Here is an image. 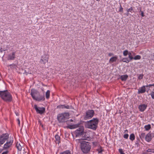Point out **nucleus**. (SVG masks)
<instances>
[{
  "label": "nucleus",
  "instance_id": "obj_1",
  "mask_svg": "<svg viewBox=\"0 0 154 154\" xmlns=\"http://www.w3.org/2000/svg\"><path fill=\"white\" fill-rule=\"evenodd\" d=\"M78 142L81 143V148L82 151L85 153H88L91 148L90 143L88 142L80 139H78Z\"/></svg>",
  "mask_w": 154,
  "mask_h": 154
},
{
  "label": "nucleus",
  "instance_id": "obj_2",
  "mask_svg": "<svg viewBox=\"0 0 154 154\" xmlns=\"http://www.w3.org/2000/svg\"><path fill=\"white\" fill-rule=\"evenodd\" d=\"M98 122V119L94 118L93 119L88 121L85 125V126L87 128L95 130L97 127Z\"/></svg>",
  "mask_w": 154,
  "mask_h": 154
},
{
  "label": "nucleus",
  "instance_id": "obj_3",
  "mask_svg": "<svg viewBox=\"0 0 154 154\" xmlns=\"http://www.w3.org/2000/svg\"><path fill=\"white\" fill-rule=\"evenodd\" d=\"M30 94L32 98L36 101H40L45 99L44 96L41 95L40 93L35 89H32L31 90Z\"/></svg>",
  "mask_w": 154,
  "mask_h": 154
},
{
  "label": "nucleus",
  "instance_id": "obj_4",
  "mask_svg": "<svg viewBox=\"0 0 154 154\" xmlns=\"http://www.w3.org/2000/svg\"><path fill=\"white\" fill-rule=\"evenodd\" d=\"M80 125V124L79 123H78L75 125H73L71 126V129L79 127V128L76 130L75 131V134L76 135V137L83 136L85 133V132L84 131V128L83 126H81L79 127Z\"/></svg>",
  "mask_w": 154,
  "mask_h": 154
},
{
  "label": "nucleus",
  "instance_id": "obj_5",
  "mask_svg": "<svg viewBox=\"0 0 154 154\" xmlns=\"http://www.w3.org/2000/svg\"><path fill=\"white\" fill-rule=\"evenodd\" d=\"M0 96L6 102H10L12 97L10 94L7 91H0Z\"/></svg>",
  "mask_w": 154,
  "mask_h": 154
},
{
  "label": "nucleus",
  "instance_id": "obj_6",
  "mask_svg": "<svg viewBox=\"0 0 154 154\" xmlns=\"http://www.w3.org/2000/svg\"><path fill=\"white\" fill-rule=\"evenodd\" d=\"M69 114L67 113H62L58 114L57 116V120L60 123L65 122L68 119Z\"/></svg>",
  "mask_w": 154,
  "mask_h": 154
},
{
  "label": "nucleus",
  "instance_id": "obj_7",
  "mask_svg": "<svg viewBox=\"0 0 154 154\" xmlns=\"http://www.w3.org/2000/svg\"><path fill=\"white\" fill-rule=\"evenodd\" d=\"M94 111L93 110H88L86 112V114L84 117L85 120L91 119L94 114Z\"/></svg>",
  "mask_w": 154,
  "mask_h": 154
},
{
  "label": "nucleus",
  "instance_id": "obj_8",
  "mask_svg": "<svg viewBox=\"0 0 154 154\" xmlns=\"http://www.w3.org/2000/svg\"><path fill=\"white\" fill-rule=\"evenodd\" d=\"M13 142V137H10L9 139L7 140L6 143L5 144L3 147V149H7L10 147Z\"/></svg>",
  "mask_w": 154,
  "mask_h": 154
},
{
  "label": "nucleus",
  "instance_id": "obj_9",
  "mask_svg": "<svg viewBox=\"0 0 154 154\" xmlns=\"http://www.w3.org/2000/svg\"><path fill=\"white\" fill-rule=\"evenodd\" d=\"M9 138V135L8 133L3 134L0 136V146L5 142Z\"/></svg>",
  "mask_w": 154,
  "mask_h": 154
},
{
  "label": "nucleus",
  "instance_id": "obj_10",
  "mask_svg": "<svg viewBox=\"0 0 154 154\" xmlns=\"http://www.w3.org/2000/svg\"><path fill=\"white\" fill-rule=\"evenodd\" d=\"M49 56L48 54H45L42 56L40 62L42 64H45L48 61Z\"/></svg>",
  "mask_w": 154,
  "mask_h": 154
},
{
  "label": "nucleus",
  "instance_id": "obj_11",
  "mask_svg": "<svg viewBox=\"0 0 154 154\" xmlns=\"http://www.w3.org/2000/svg\"><path fill=\"white\" fill-rule=\"evenodd\" d=\"M37 113L42 115L45 112V108L40 106H34Z\"/></svg>",
  "mask_w": 154,
  "mask_h": 154
},
{
  "label": "nucleus",
  "instance_id": "obj_12",
  "mask_svg": "<svg viewBox=\"0 0 154 154\" xmlns=\"http://www.w3.org/2000/svg\"><path fill=\"white\" fill-rule=\"evenodd\" d=\"M154 134L151 132H149L146 136L145 137V140L147 142H149L151 140L152 138L154 137Z\"/></svg>",
  "mask_w": 154,
  "mask_h": 154
},
{
  "label": "nucleus",
  "instance_id": "obj_13",
  "mask_svg": "<svg viewBox=\"0 0 154 154\" xmlns=\"http://www.w3.org/2000/svg\"><path fill=\"white\" fill-rule=\"evenodd\" d=\"M15 52H13L11 54H9L8 56L7 60H14L15 58Z\"/></svg>",
  "mask_w": 154,
  "mask_h": 154
},
{
  "label": "nucleus",
  "instance_id": "obj_14",
  "mask_svg": "<svg viewBox=\"0 0 154 154\" xmlns=\"http://www.w3.org/2000/svg\"><path fill=\"white\" fill-rule=\"evenodd\" d=\"M145 86H143L138 91V93H144L146 91Z\"/></svg>",
  "mask_w": 154,
  "mask_h": 154
},
{
  "label": "nucleus",
  "instance_id": "obj_15",
  "mask_svg": "<svg viewBox=\"0 0 154 154\" xmlns=\"http://www.w3.org/2000/svg\"><path fill=\"white\" fill-rule=\"evenodd\" d=\"M55 142L56 143L59 144L60 143V136L57 134H56L55 136Z\"/></svg>",
  "mask_w": 154,
  "mask_h": 154
},
{
  "label": "nucleus",
  "instance_id": "obj_16",
  "mask_svg": "<svg viewBox=\"0 0 154 154\" xmlns=\"http://www.w3.org/2000/svg\"><path fill=\"white\" fill-rule=\"evenodd\" d=\"M128 77L127 75H123L121 76L120 79L122 81H125L127 79Z\"/></svg>",
  "mask_w": 154,
  "mask_h": 154
},
{
  "label": "nucleus",
  "instance_id": "obj_17",
  "mask_svg": "<svg viewBox=\"0 0 154 154\" xmlns=\"http://www.w3.org/2000/svg\"><path fill=\"white\" fill-rule=\"evenodd\" d=\"M16 147L20 151L22 149V146L20 145V143H18V142L16 143Z\"/></svg>",
  "mask_w": 154,
  "mask_h": 154
},
{
  "label": "nucleus",
  "instance_id": "obj_18",
  "mask_svg": "<svg viewBox=\"0 0 154 154\" xmlns=\"http://www.w3.org/2000/svg\"><path fill=\"white\" fill-rule=\"evenodd\" d=\"M131 60H130L128 59L127 58H124L122 60H120V61H122L124 62H126L127 63H128Z\"/></svg>",
  "mask_w": 154,
  "mask_h": 154
},
{
  "label": "nucleus",
  "instance_id": "obj_19",
  "mask_svg": "<svg viewBox=\"0 0 154 154\" xmlns=\"http://www.w3.org/2000/svg\"><path fill=\"white\" fill-rule=\"evenodd\" d=\"M117 57H113L111 58L109 60V62H113L116 61L117 60Z\"/></svg>",
  "mask_w": 154,
  "mask_h": 154
},
{
  "label": "nucleus",
  "instance_id": "obj_20",
  "mask_svg": "<svg viewBox=\"0 0 154 154\" xmlns=\"http://www.w3.org/2000/svg\"><path fill=\"white\" fill-rule=\"evenodd\" d=\"M147 106H138V108L140 111L143 112L146 108Z\"/></svg>",
  "mask_w": 154,
  "mask_h": 154
},
{
  "label": "nucleus",
  "instance_id": "obj_21",
  "mask_svg": "<svg viewBox=\"0 0 154 154\" xmlns=\"http://www.w3.org/2000/svg\"><path fill=\"white\" fill-rule=\"evenodd\" d=\"M130 139L131 140L133 141L135 139V136L134 134H131L130 136Z\"/></svg>",
  "mask_w": 154,
  "mask_h": 154
},
{
  "label": "nucleus",
  "instance_id": "obj_22",
  "mask_svg": "<svg viewBox=\"0 0 154 154\" xmlns=\"http://www.w3.org/2000/svg\"><path fill=\"white\" fill-rule=\"evenodd\" d=\"M151 128V125L149 124L144 126V128L146 131H148Z\"/></svg>",
  "mask_w": 154,
  "mask_h": 154
},
{
  "label": "nucleus",
  "instance_id": "obj_23",
  "mask_svg": "<svg viewBox=\"0 0 154 154\" xmlns=\"http://www.w3.org/2000/svg\"><path fill=\"white\" fill-rule=\"evenodd\" d=\"M128 57L129 58V60L131 61V60L133 59V57L132 56V53L130 52H129L128 54Z\"/></svg>",
  "mask_w": 154,
  "mask_h": 154
},
{
  "label": "nucleus",
  "instance_id": "obj_24",
  "mask_svg": "<svg viewBox=\"0 0 154 154\" xmlns=\"http://www.w3.org/2000/svg\"><path fill=\"white\" fill-rule=\"evenodd\" d=\"M60 154H72L71 152L69 150H66L65 151L61 152Z\"/></svg>",
  "mask_w": 154,
  "mask_h": 154
},
{
  "label": "nucleus",
  "instance_id": "obj_25",
  "mask_svg": "<svg viewBox=\"0 0 154 154\" xmlns=\"http://www.w3.org/2000/svg\"><path fill=\"white\" fill-rule=\"evenodd\" d=\"M50 91L48 90L46 93V97L47 99H48L50 96Z\"/></svg>",
  "mask_w": 154,
  "mask_h": 154
},
{
  "label": "nucleus",
  "instance_id": "obj_26",
  "mask_svg": "<svg viewBox=\"0 0 154 154\" xmlns=\"http://www.w3.org/2000/svg\"><path fill=\"white\" fill-rule=\"evenodd\" d=\"M141 57L139 55L136 56L135 57H133V59L134 60H140L141 59Z\"/></svg>",
  "mask_w": 154,
  "mask_h": 154
},
{
  "label": "nucleus",
  "instance_id": "obj_27",
  "mask_svg": "<svg viewBox=\"0 0 154 154\" xmlns=\"http://www.w3.org/2000/svg\"><path fill=\"white\" fill-rule=\"evenodd\" d=\"M145 136V134L144 133H142L140 135V138L141 139H142L144 138Z\"/></svg>",
  "mask_w": 154,
  "mask_h": 154
},
{
  "label": "nucleus",
  "instance_id": "obj_28",
  "mask_svg": "<svg viewBox=\"0 0 154 154\" xmlns=\"http://www.w3.org/2000/svg\"><path fill=\"white\" fill-rule=\"evenodd\" d=\"M128 53L129 52L128 51V50H126L123 51V54L124 56H126L128 54Z\"/></svg>",
  "mask_w": 154,
  "mask_h": 154
},
{
  "label": "nucleus",
  "instance_id": "obj_29",
  "mask_svg": "<svg viewBox=\"0 0 154 154\" xmlns=\"http://www.w3.org/2000/svg\"><path fill=\"white\" fill-rule=\"evenodd\" d=\"M149 57L151 60L154 61V54H151L150 55V56H149Z\"/></svg>",
  "mask_w": 154,
  "mask_h": 154
},
{
  "label": "nucleus",
  "instance_id": "obj_30",
  "mask_svg": "<svg viewBox=\"0 0 154 154\" xmlns=\"http://www.w3.org/2000/svg\"><path fill=\"white\" fill-rule=\"evenodd\" d=\"M97 150L98 151L99 153H100L102 152L103 151V150L102 149L101 147L100 146V148L97 149Z\"/></svg>",
  "mask_w": 154,
  "mask_h": 154
},
{
  "label": "nucleus",
  "instance_id": "obj_31",
  "mask_svg": "<svg viewBox=\"0 0 154 154\" xmlns=\"http://www.w3.org/2000/svg\"><path fill=\"white\" fill-rule=\"evenodd\" d=\"M147 151L149 152H151L154 153V149H149L147 150Z\"/></svg>",
  "mask_w": 154,
  "mask_h": 154
},
{
  "label": "nucleus",
  "instance_id": "obj_32",
  "mask_svg": "<svg viewBox=\"0 0 154 154\" xmlns=\"http://www.w3.org/2000/svg\"><path fill=\"white\" fill-rule=\"evenodd\" d=\"M9 66L11 68H15L17 66L15 64H12L10 65Z\"/></svg>",
  "mask_w": 154,
  "mask_h": 154
},
{
  "label": "nucleus",
  "instance_id": "obj_33",
  "mask_svg": "<svg viewBox=\"0 0 154 154\" xmlns=\"http://www.w3.org/2000/svg\"><path fill=\"white\" fill-rule=\"evenodd\" d=\"M83 140H90V138L88 137H84Z\"/></svg>",
  "mask_w": 154,
  "mask_h": 154
},
{
  "label": "nucleus",
  "instance_id": "obj_34",
  "mask_svg": "<svg viewBox=\"0 0 154 154\" xmlns=\"http://www.w3.org/2000/svg\"><path fill=\"white\" fill-rule=\"evenodd\" d=\"M143 74H140L138 76V79H142L143 77Z\"/></svg>",
  "mask_w": 154,
  "mask_h": 154
},
{
  "label": "nucleus",
  "instance_id": "obj_35",
  "mask_svg": "<svg viewBox=\"0 0 154 154\" xmlns=\"http://www.w3.org/2000/svg\"><path fill=\"white\" fill-rule=\"evenodd\" d=\"M132 10H133V9H132V8L131 7L130 8L128 9V10H127V12H128L129 13V12H131V11H132Z\"/></svg>",
  "mask_w": 154,
  "mask_h": 154
},
{
  "label": "nucleus",
  "instance_id": "obj_36",
  "mask_svg": "<svg viewBox=\"0 0 154 154\" xmlns=\"http://www.w3.org/2000/svg\"><path fill=\"white\" fill-rule=\"evenodd\" d=\"M124 137L125 139H127L128 137V134H125L124 135Z\"/></svg>",
  "mask_w": 154,
  "mask_h": 154
},
{
  "label": "nucleus",
  "instance_id": "obj_37",
  "mask_svg": "<svg viewBox=\"0 0 154 154\" xmlns=\"http://www.w3.org/2000/svg\"><path fill=\"white\" fill-rule=\"evenodd\" d=\"M151 95L152 97L154 99V92H152L151 93Z\"/></svg>",
  "mask_w": 154,
  "mask_h": 154
},
{
  "label": "nucleus",
  "instance_id": "obj_38",
  "mask_svg": "<svg viewBox=\"0 0 154 154\" xmlns=\"http://www.w3.org/2000/svg\"><path fill=\"white\" fill-rule=\"evenodd\" d=\"M109 107V108H106V111L107 112L109 111L111 109V108H110V107Z\"/></svg>",
  "mask_w": 154,
  "mask_h": 154
},
{
  "label": "nucleus",
  "instance_id": "obj_39",
  "mask_svg": "<svg viewBox=\"0 0 154 154\" xmlns=\"http://www.w3.org/2000/svg\"><path fill=\"white\" fill-rule=\"evenodd\" d=\"M119 152L120 153V154H121V153H122V152H123V150L121 149H119Z\"/></svg>",
  "mask_w": 154,
  "mask_h": 154
},
{
  "label": "nucleus",
  "instance_id": "obj_40",
  "mask_svg": "<svg viewBox=\"0 0 154 154\" xmlns=\"http://www.w3.org/2000/svg\"><path fill=\"white\" fill-rule=\"evenodd\" d=\"M123 8H122L121 5H120V8H119V11L120 12H122L123 11Z\"/></svg>",
  "mask_w": 154,
  "mask_h": 154
},
{
  "label": "nucleus",
  "instance_id": "obj_41",
  "mask_svg": "<svg viewBox=\"0 0 154 154\" xmlns=\"http://www.w3.org/2000/svg\"><path fill=\"white\" fill-rule=\"evenodd\" d=\"M8 151H6L5 152H3L2 154H8Z\"/></svg>",
  "mask_w": 154,
  "mask_h": 154
},
{
  "label": "nucleus",
  "instance_id": "obj_42",
  "mask_svg": "<svg viewBox=\"0 0 154 154\" xmlns=\"http://www.w3.org/2000/svg\"><path fill=\"white\" fill-rule=\"evenodd\" d=\"M63 107H62V108H65L66 109H69L70 108L69 107L70 106H63Z\"/></svg>",
  "mask_w": 154,
  "mask_h": 154
},
{
  "label": "nucleus",
  "instance_id": "obj_43",
  "mask_svg": "<svg viewBox=\"0 0 154 154\" xmlns=\"http://www.w3.org/2000/svg\"><path fill=\"white\" fill-rule=\"evenodd\" d=\"M108 55L109 56H113V54L112 53H109V54Z\"/></svg>",
  "mask_w": 154,
  "mask_h": 154
},
{
  "label": "nucleus",
  "instance_id": "obj_44",
  "mask_svg": "<svg viewBox=\"0 0 154 154\" xmlns=\"http://www.w3.org/2000/svg\"><path fill=\"white\" fill-rule=\"evenodd\" d=\"M141 14L142 17H143L144 16V15H143V11H141Z\"/></svg>",
  "mask_w": 154,
  "mask_h": 154
},
{
  "label": "nucleus",
  "instance_id": "obj_45",
  "mask_svg": "<svg viewBox=\"0 0 154 154\" xmlns=\"http://www.w3.org/2000/svg\"><path fill=\"white\" fill-rule=\"evenodd\" d=\"M17 121L18 122V124L19 125H20V119H17Z\"/></svg>",
  "mask_w": 154,
  "mask_h": 154
},
{
  "label": "nucleus",
  "instance_id": "obj_46",
  "mask_svg": "<svg viewBox=\"0 0 154 154\" xmlns=\"http://www.w3.org/2000/svg\"><path fill=\"white\" fill-rule=\"evenodd\" d=\"M152 86L151 85H148L146 86L145 87H150V86Z\"/></svg>",
  "mask_w": 154,
  "mask_h": 154
},
{
  "label": "nucleus",
  "instance_id": "obj_47",
  "mask_svg": "<svg viewBox=\"0 0 154 154\" xmlns=\"http://www.w3.org/2000/svg\"><path fill=\"white\" fill-rule=\"evenodd\" d=\"M139 106H146L145 104H143V105H139Z\"/></svg>",
  "mask_w": 154,
  "mask_h": 154
},
{
  "label": "nucleus",
  "instance_id": "obj_48",
  "mask_svg": "<svg viewBox=\"0 0 154 154\" xmlns=\"http://www.w3.org/2000/svg\"><path fill=\"white\" fill-rule=\"evenodd\" d=\"M129 12H127V13L126 14V15H127V16H128L129 14Z\"/></svg>",
  "mask_w": 154,
  "mask_h": 154
},
{
  "label": "nucleus",
  "instance_id": "obj_49",
  "mask_svg": "<svg viewBox=\"0 0 154 154\" xmlns=\"http://www.w3.org/2000/svg\"><path fill=\"white\" fill-rule=\"evenodd\" d=\"M16 114L17 116H18V112H16Z\"/></svg>",
  "mask_w": 154,
  "mask_h": 154
},
{
  "label": "nucleus",
  "instance_id": "obj_50",
  "mask_svg": "<svg viewBox=\"0 0 154 154\" xmlns=\"http://www.w3.org/2000/svg\"><path fill=\"white\" fill-rule=\"evenodd\" d=\"M132 56H134V53L133 52H132Z\"/></svg>",
  "mask_w": 154,
  "mask_h": 154
},
{
  "label": "nucleus",
  "instance_id": "obj_51",
  "mask_svg": "<svg viewBox=\"0 0 154 154\" xmlns=\"http://www.w3.org/2000/svg\"><path fill=\"white\" fill-rule=\"evenodd\" d=\"M119 111V112L120 113H121L123 112L122 111L121 112L120 110Z\"/></svg>",
  "mask_w": 154,
  "mask_h": 154
},
{
  "label": "nucleus",
  "instance_id": "obj_52",
  "mask_svg": "<svg viewBox=\"0 0 154 154\" xmlns=\"http://www.w3.org/2000/svg\"><path fill=\"white\" fill-rule=\"evenodd\" d=\"M128 132V130H125V132Z\"/></svg>",
  "mask_w": 154,
  "mask_h": 154
},
{
  "label": "nucleus",
  "instance_id": "obj_53",
  "mask_svg": "<svg viewBox=\"0 0 154 154\" xmlns=\"http://www.w3.org/2000/svg\"><path fill=\"white\" fill-rule=\"evenodd\" d=\"M59 106H65V105H60Z\"/></svg>",
  "mask_w": 154,
  "mask_h": 154
},
{
  "label": "nucleus",
  "instance_id": "obj_54",
  "mask_svg": "<svg viewBox=\"0 0 154 154\" xmlns=\"http://www.w3.org/2000/svg\"><path fill=\"white\" fill-rule=\"evenodd\" d=\"M151 85H152V86H154V84H152Z\"/></svg>",
  "mask_w": 154,
  "mask_h": 154
},
{
  "label": "nucleus",
  "instance_id": "obj_55",
  "mask_svg": "<svg viewBox=\"0 0 154 154\" xmlns=\"http://www.w3.org/2000/svg\"><path fill=\"white\" fill-rule=\"evenodd\" d=\"M96 0L97 1H100V0Z\"/></svg>",
  "mask_w": 154,
  "mask_h": 154
},
{
  "label": "nucleus",
  "instance_id": "obj_56",
  "mask_svg": "<svg viewBox=\"0 0 154 154\" xmlns=\"http://www.w3.org/2000/svg\"><path fill=\"white\" fill-rule=\"evenodd\" d=\"M2 151L0 150V153Z\"/></svg>",
  "mask_w": 154,
  "mask_h": 154
},
{
  "label": "nucleus",
  "instance_id": "obj_57",
  "mask_svg": "<svg viewBox=\"0 0 154 154\" xmlns=\"http://www.w3.org/2000/svg\"><path fill=\"white\" fill-rule=\"evenodd\" d=\"M2 50H1V52H2Z\"/></svg>",
  "mask_w": 154,
  "mask_h": 154
},
{
  "label": "nucleus",
  "instance_id": "obj_58",
  "mask_svg": "<svg viewBox=\"0 0 154 154\" xmlns=\"http://www.w3.org/2000/svg\"><path fill=\"white\" fill-rule=\"evenodd\" d=\"M34 106H36V105H35Z\"/></svg>",
  "mask_w": 154,
  "mask_h": 154
},
{
  "label": "nucleus",
  "instance_id": "obj_59",
  "mask_svg": "<svg viewBox=\"0 0 154 154\" xmlns=\"http://www.w3.org/2000/svg\"><path fill=\"white\" fill-rule=\"evenodd\" d=\"M148 90H149V89L148 88Z\"/></svg>",
  "mask_w": 154,
  "mask_h": 154
}]
</instances>
